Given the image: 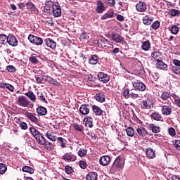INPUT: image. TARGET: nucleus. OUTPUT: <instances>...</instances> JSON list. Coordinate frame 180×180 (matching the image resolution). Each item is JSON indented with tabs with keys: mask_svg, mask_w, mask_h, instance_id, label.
<instances>
[{
	"mask_svg": "<svg viewBox=\"0 0 180 180\" xmlns=\"http://www.w3.org/2000/svg\"><path fill=\"white\" fill-rule=\"evenodd\" d=\"M83 123L86 127H94V124H92V117H88L84 119Z\"/></svg>",
	"mask_w": 180,
	"mask_h": 180,
	"instance_id": "b1692460",
	"label": "nucleus"
},
{
	"mask_svg": "<svg viewBox=\"0 0 180 180\" xmlns=\"http://www.w3.org/2000/svg\"><path fill=\"white\" fill-rule=\"evenodd\" d=\"M160 21L156 20L150 26L151 29H153V30H157V29H158V27H160Z\"/></svg>",
	"mask_w": 180,
	"mask_h": 180,
	"instance_id": "09e8293b",
	"label": "nucleus"
},
{
	"mask_svg": "<svg viewBox=\"0 0 180 180\" xmlns=\"http://www.w3.org/2000/svg\"><path fill=\"white\" fill-rule=\"evenodd\" d=\"M136 9L138 12H146L147 11V4L141 1L136 5Z\"/></svg>",
	"mask_w": 180,
	"mask_h": 180,
	"instance_id": "f3484780",
	"label": "nucleus"
},
{
	"mask_svg": "<svg viewBox=\"0 0 180 180\" xmlns=\"http://www.w3.org/2000/svg\"><path fill=\"white\" fill-rule=\"evenodd\" d=\"M26 5H27V9H30L31 11H33V12L36 11V6L33 4V3L30 1L26 3Z\"/></svg>",
	"mask_w": 180,
	"mask_h": 180,
	"instance_id": "de8ad7c7",
	"label": "nucleus"
},
{
	"mask_svg": "<svg viewBox=\"0 0 180 180\" xmlns=\"http://www.w3.org/2000/svg\"><path fill=\"white\" fill-rule=\"evenodd\" d=\"M20 127L22 130H27V124L25 122H22L20 123Z\"/></svg>",
	"mask_w": 180,
	"mask_h": 180,
	"instance_id": "052dcab7",
	"label": "nucleus"
},
{
	"mask_svg": "<svg viewBox=\"0 0 180 180\" xmlns=\"http://www.w3.org/2000/svg\"><path fill=\"white\" fill-rule=\"evenodd\" d=\"M174 146L177 150H180V140H176L174 143Z\"/></svg>",
	"mask_w": 180,
	"mask_h": 180,
	"instance_id": "69168bd1",
	"label": "nucleus"
},
{
	"mask_svg": "<svg viewBox=\"0 0 180 180\" xmlns=\"http://www.w3.org/2000/svg\"><path fill=\"white\" fill-rule=\"evenodd\" d=\"M105 5L101 0L97 1L96 6V12L97 13H103L105 12Z\"/></svg>",
	"mask_w": 180,
	"mask_h": 180,
	"instance_id": "9d476101",
	"label": "nucleus"
},
{
	"mask_svg": "<svg viewBox=\"0 0 180 180\" xmlns=\"http://www.w3.org/2000/svg\"><path fill=\"white\" fill-rule=\"evenodd\" d=\"M151 119H153V120H156L159 122L162 119V117H161V115L160 113L155 112L150 115Z\"/></svg>",
	"mask_w": 180,
	"mask_h": 180,
	"instance_id": "f704fd0d",
	"label": "nucleus"
},
{
	"mask_svg": "<svg viewBox=\"0 0 180 180\" xmlns=\"http://www.w3.org/2000/svg\"><path fill=\"white\" fill-rule=\"evenodd\" d=\"M123 165H124V161L122 158L118 156L114 161L110 169L112 172H116L117 169L123 168Z\"/></svg>",
	"mask_w": 180,
	"mask_h": 180,
	"instance_id": "7ed1b4c3",
	"label": "nucleus"
},
{
	"mask_svg": "<svg viewBox=\"0 0 180 180\" xmlns=\"http://www.w3.org/2000/svg\"><path fill=\"white\" fill-rule=\"evenodd\" d=\"M150 129L153 133H160V127L155 126L153 124H150Z\"/></svg>",
	"mask_w": 180,
	"mask_h": 180,
	"instance_id": "603ef678",
	"label": "nucleus"
},
{
	"mask_svg": "<svg viewBox=\"0 0 180 180\" xmlns=\"http://www.w3.org/2000/svg\"><path fill=\"white\" fill-rule=\"evenodd\" d=\"M162 100V103H166L167 105H169L171 103V95L169 93L165 91L161 94L160 96Z\"/></svg>",
	"mask_w": 180,
	"mask_h": 180,
	"instance_id": "0eeeda50",
	"label": "nucleus"
},
{
	"mask_svg": "<svg viewBox=\"0 0 180 180\" xmlns=\"http://www.w3.org/2000/svg\"><path fill=\"white\" fill-rule=\"evenodd\" d=\"M22 170L23 171V172H28L29 174H34V170L33 169V168L29 166L22 167Z\"/></svg>",
	"mask_w": 180,
	"mask_h": 180,
	"instance_id": "4c0bfd02",
	"label": "nucleus"
},
{
	"mask_svg": "<svg viewBox=\"0 0 180 180\" xmlns=\"http://www.w3.org/2000/svg\"><path fill=\"white\" fill-rule=\"evenodd\" d=\"M37 113L39 116H45L47 115V109L43 106H39L37 108Z\"/></svg>",
	"mask_w": 180,
	"mask_h": 180,
	"instance_id": "5701e85b",
	"label": "nucleus"
},
{
	"mask_svg": "<svg viewBox=\"0 0 180 180\" xmlns=\"http://www.w3.org/2000/svg\"><path fill=\"white\" fill-rule=\"evenodd\" d=\"M146 155L148 158L153 160V158H155V153L150 148L146 149Z\"/></svg>",
	"mask_w": 180,
	"mask_h": 180,
	"instance_id": "c756f323",
	"label": "nucleus"
},
{
	"mask_svg": "<svg viewBox=\"0 0 180 180\" xmlns=\"http://www.w3.org/2000/svg\"><path fill=\"white\" fill-rule=\"evenodd\" d=\"M151 56L154 60H155V61H158V63L162 60L161 58V53H160V52L155 51L152 53Z\"/></svg>",
	"mask_w": 180,
	"mask_h": 180,
	"instance_id": "473e14b6",
	"label": "nucleus"
},
{
	"mask_svg": "<svg viewBox=\"0 0 180 180\" xmlns=\"http://www.w3.org/2000/svg\"><path fill=\"white\" fill-rule=\"evenodd\" d=\"M95 98L97 102H100V103H103L105 101V94L102 92L97 93Z\"/></svg>",
	"mask_w": 180,
	"mask_h": 180,
	"instance_id": "4be33fe9",
	"label": "nucleus"
},
{
	"mask_svg": "<svg viewBox=\"0 0 180 180\" xmlns=\"http://www.w3.org/2000/svg\"><path fill=\"white\" fill-rule=\"evenodd\" d=\"M150 47H151V43H150L148 40L142 42L141 49L143 51H148V50H150Z\"/></svg>",
	"mask_w": 180,
	"mask_h": 180,
	"instance_id": "393cba45",
	"label": "nucleus"
},
{
	"mask_svg": "<svg viewBox=\"0 0 180 180\" xmlns=\"http://www.w3.org/2000/svg\"><path fill=\"white\" fill-rule=\"evenodd\" d=\"M98 78L101 82H103V84H108L109 81H110V77L108 74L103 72H100L98 74Z\"/></svg>",
	"mask_w": 180,
	"mask_h": 180,
	"instance_id": "423d86ee",
	"label": "nucleus"
},
{
	"mask_svg": "<svg viewBox=\"0 0 180 180\" xmlns=\"http://www.w3.org/2000/svg\"><path fill=\"white\" fill-rule=\"evenodd\" d=\"M122 95L126 99H129V98H130V90L125 89L122 92Z\"/></svg>",
	"mask_w": 180,
	"mask_h": 180,
	"instance_id": "8fccbe9b",
	"label": "nucleus"
},
{
	"mask_svg": "<svg viewBox=\"0 0 180 180\" xmlns=\"http://www.w3.org/2000/svg\"><path fill=\"white\" fill-rule=\"evenodd\" d=\"M111 37L112 40L115 41V43H122V41H124V38L119 33H112Z\"/></svg>",
	"mask_w": 180,
	"mask_h": 180,
	"instance_id": "9b49d317",
	"label": "nucleus"
},
{
	"mask_svg": "<svg viewBox=\"0 0 180 180\" xmlns=\"http://www.w3.org/2000/svg\"><path fill=\"white\" fill-rule=\"evenodd\" d=\"M65 172L68 174H71L72 172V167H70V166H66L65 167Z\"/></svg>",
	"mask_w": 180,
	"mask_h": 180,
	"instance_id": "338daca9",
	"label": "nucleus"
},
{
	"mask_svg": "<svg viewBox=\"0 0 180 180\" xmlns=\"http://www.w3.org/2000/svg\"><path fill=\"white\" fill-rule=\"evenodd\" d=\"M5 88L6 89H8V91H10V92H13V91L15 90V88L13 87V86L8 83H6Z\"/></svg>",
	"mask_w": 180,
	"mask_h": 180,
	"instance_id": "bf43d9fd",
	"label": "nucleus"
},
{
	"mask_svg": "<svg viewBox=\"0 0 180 180\" xmlns=\"http://www.w3.org/2000/svg\"><path fill=\"white\" fill-rule=\"evenodd\" d=\"M114 15H115V13L113 11H108L102 15L101 20H105L106 19H110L113 18Z\"/></svg>",
	"mask_w": 180,
	"mask_h": 180,
	"instance_id": "2f4dec72",
	"label": "nucleus"
},
{
	"mask_svg": "<svg viewBox=\"0 0 180 180\" xmlns=\"http://www.w3.org/2000/svg\"><path fill=\"white\" fill-rule=\"evenodd\" d=\"M52 8H53V15L54 18H60V16H61V6L56 4H53Z\"/></svg>",
	"mask_w": 180,
	"mask_h": 180,
	"instance_id": "6e6552de",
	"label": "nucleus"
},
{
	"mask_svg": "<svg viewBox=\"0 0 180 180\" xmlns=\"http://www.w3.org/2000/svg\"><path fill=\"white\" fill-rule=\"evenodd\" d=\"M89 64H91V65H96V64H98V56L92 55L89 59Z\"/></svg>",
	"mask_w": 180,
	"mask_h": 180,
	"instance_id": "7c9ffc66",
	"label": "nucleus"
},
{
	"mask_svg": "<svg viewBox=\"0 0 180 180\" xmlns=\"http://www.w3.org/2000/svg\"><path fill=\"white\" fill-rule=\"evenodd\" d=\"M79 167L82 169H85V168H86V162H85L84 161H80L79 162Z\"/></svg>",
	"mask_w": 180,
	"mask_h": 180,
	"instance_id": "774afa93",
	"label": "nucleus"
},
{
	"mask_svg": "<svg viewBox=\"0 0 180 180\" xmlns=\"http://www.w3.org/2000/svg\"><path fill=\"white\" fill-rule=\"evenodd\" d=\"M25 96H27V98L31 101V102L35 103L36 102V95L33 91H28L25 93Z\"/></svg>",
	"mask_w": 180,
	"mask_h": 180,
	"instance_id": "a878e982",
	"label": "nucleus"
},
{
	"mask_svg": "<svg viewBox=\"0 0 180 180\" xmlns=\"http://www.w3.org/2000/svg\"><path fill=\"white\" fill-rule=\"evenodd\" d=\"M108 6H115V0H105Z\"/></svg>",
	"mask_w": 180,
	"mask_h": 180,
	"instance_id": "680f3d73",
	"label": "nucleus"
},
{
	"mask_svg": "<svg viewBox=\"0 0 180 180\" xmlns=\"http://www.w3.org/2000/svg\"><path fill=\"white\" fill-rule=\"evenodd\" d=\"M16 102L17 105L21 108H33V104L30 103V101L25 96L18 97Z\"/></svg>",
	"mask_w": 180,
	"mask_h": 180,
	"instance_id": "f03ea898",
	"label": "nucleus"
},
{
	"mask_svg": "<svg viewBox=\"0 0 180 180\" xmlns=\"http://www.w3.org/2000/svg\"><path fill=\"white\" fill-rule=\"evenodd\" d=\"M78 155L82 158L86 155V150L84 148L79 149V150L78 151Z\"/></svg>",
	"mask_w": 180,
	"mask_h": 180,
	"instance_id": "5fc2aeb1",
	"label": "nucleus"
},
{
	"mask_svg": "<svg viewBox=\"0 0 180 180\" xmlns=\"http://www.w3.org/2000/svg\"><path fill=\"white\" fill-rule=\"evenodd\" d=\"M172 99H174L175 105H176V106L180 108V98H179V96H178L175 94H172Z\"/></svg>",
	"mask_w": 180,
	"mask_h": 180,
	"instance_id": "ea45409f",
	"label": "nucleus"
},
{
	"mask_svg": "<svg viewBox=\"0 0 180 180\" xmlns=\"http://www.w3.org/2000/svg\"><path fill=\"white\" fill-rule=\"evenodd\" d=\"M45 148H46V150H53V148H54V145H53V143L48 142L46 143L45 142Z\"/></svg>",
	"mask_w": 180,
	"mask_h": 180,
	"instance_id": "4d7b16f0",
	"label": "nucleus"
},
{
	"mask_svg": "<svg viewBox=\"0 0 180 180\" xmlns=\"http://www.w3.org/2000/svg\"><path fill=\"white\" fill-rule=\"evenodd\" d=\"M168 131H169V134H170V136H175L176 134L175 129L172 127L169 128Z\"/></svg>",
	"mask_w": 180,
	"mask_h": 180,
	"instance_id": "e2e57ef3",
	"label": "nucleus"
},
{
	"mask_svg": "<svg viewBox=\"0 0 180 180\" xmlns=\"http://www.w3.org/2000/svg\"><path fill=\"white\" fill-rule=\"evenodd\" d=\"M6 70L8 71V72H16V68H15L13 65L7 66Z\"/></svg>",
	"mask_w": 180,
	"mask_h": 180,
	"instance_id": "13d9d810",
	"label": "nucleus"
},
{
	"mask_svg": "<svg viewBox=\"0 0 180 180\" xmlns=\"http://www.w3.org/2000/svg\"><path fill=\"white\" fill-rule=\"evenodd\" d=\"M162 113L164 116H169V115L172 113V108H171L169 105H162Z\"/></svg>",
	"mask_w": 180,
	"mask_h": 180,
	"instance_id": "6ab92c4d",
	"label": "nucleus"
},
{
	"mask_svg": "<svg viewBox=\"0 0 180 180\" xmlns=\"http://www.w3.org/2000/svg\"><path fill=\"white\" fill-rule=\"evenodd\" d=\"M129 98H131L132 99H137V98H140V95L137 94L136 89H132L130 91Z\"/></svg>",
	"mask_w": 180,
	"mask_h": 180,
	"instance_id": "c9c22d12",
	"label": "nucleus"
},
{
	"mask_svg": "<svg viewBox=\"0 0 180 180\" xmlns=\"http://www.w3.org/2000/svg\"><path fill=\"white\" fill-rule=\"evenodd\" d=\"M28 40L30 41V43L35 44L36 46H41L43 44V39L34 35H29Z\"/></svg>",
	"mask_w": 180,
	"mask_h": 180,
	"instance_id": "20e7f679",
	"label": "nucleus"
},
{
	"mask_svg": "<svg viewBox=\"0 0 180 180\" xmlns=\"http://www.w3.org/2000/svg\"><path fill=\"white\" fill-rule=\"evenodd\" d=\"M92 109L95 115H96L97 116H102L103 111L102 110V109H101V108L94 105H93Z\"/></svg>",
	"mask_w": 180,
	"mask_h": 180,
	"instance_id": "bb28decb",
	"label": "nucleus"
},
{
	"mask_svg": "<svg viewBox=\"0 0 180 180\" xmlns=\"http://www.w3.org/2000/svg\"><path fill=\"white\" fill-rule=\"evenodd\" d=\"M170 32L172 34H178L179 32V27L176 25H172L170 28Z\"/></svg>",
	"mask_w": 180,
	"mask_h": 180,
	"instance_id": "79ce46f5",
	"label": "nucleus"
},
{
	"mask_svg": "<svg viewBox=\"0 0 180 180\" xmlns=\"http://www.w3.org/2000/svg\"><path fill=\"white\" fill-rule=\"evenodd\" d=\"M136 131L140 137H146V136L148 135V131L143 127H138Z\"/></svg>",
	"mask_w": 180,
	"mask_h": 180,
	"instance_id": "dca6fc26",
	"label": "nucleus"
},
{
	"mask_svg": "<svg viewBox=\"0 0 180 180\" xmlns=\"http://www.w3.org/2000/svg\"><path fill=\"white\" fill-rule=\"evenodd\" d=\"M57 140L59 141L60 147H62V148H65V140L63 139V137H58Z\"/></svg>",
	"mask_w": 180,
	"mask_h": 180,
	"instance_id": "3c124183",
	"label": "nucleus"
},
{
	"mask_svg": "<svg viewBox=\"0 0 180 180\" xmlns=\"http://www.w3.org/2000/svg\"><path fill=\"white\" fill-rule=\"evenodd\" d=\"M7 43L10 46H13V47H15L18 44V39H16V37L11 34L8 37Z\"/></svg>",
	"mask_w": 180,
	"mask_h": 180,
	"instance_id": "2eb2a0df",
	"label": "nucleus"
},
{
	"mask_svg": "<svg viewBox=\"0 0 180 180\" xmlns=\"http://www.w3.org/2000/svg\"><path fill=\"white\" fill-rule=\"evenodd\" d=\"M89 106L88 105H82L79 108L81 115H88L89 113Z\"/></svg>",
	"mask_w": 180,
	"mask_h": 180,
	"instance_id": "412c9836",
	"label": "nucleus"
},
{
	"mask_svg": "<svg viewBox=\"0 0 180 180\" xmlns=\"http://www.w3.org/2000/svg\"><path fill=\"white\" fill-rule=\"evenodd\" d=\"M25 116L29 119V120H31L33 123L37 124L39 122V120L36 116L32 113V112H26Z\"/></svg>",
	"mask_w": 180,
	"mask_h": 180,
	"instance_id": "aec40b11",
	"label": "nucleus"
},
{
	"mask_svg": "<svg viewBox=\"0 0 180 180\" xmlns=\"http://www.w3.org/2000/svg\"><path fill=\"white\" fill-rule=\"evenodd\" d=\"M30 131L37 140L39 144H40L41 146H44V144H46V139H44V137L41 136V134H40V131H39V130H37L34 127H31L30 129Z\"/></svg>",
	"mask_w": 180,
	"mask_h": 180,
	"instance_id": "f257e3e1",
	"label": "nucleus"
},
{
	"mask_svg": "<svg viewBox=\"0 0 180 180\" xmlns=\"http://www.w3.org/2000/svg\"><path fill=\"white\" fill-rule=\"evenodd\" d=\"M45 44L46 46H47V47L49 49H51V50H56V47H57V43L50 38H46L45 39Z\"/></svg>",
	"mask_w": 180,
	"mask_h": 180,
	"instance_id": "1a4fd4ad",
	"label": "nucleus"
},
{
	"mask_svg": "<svg viewBox=\"0 0 180 180\" xmlns=\"http://www.w3.org/2000/svg\"><path fill=\"white\" fill-rule=\"evenodd\" d=\"M126 131L129 137L134 136V129H133V127H127Z\"/></svg>",
	"mask_w": 180,
	"mask_h": 180,
	"instance_id": "a19ab883",
	"label": "nucleus"
},
{
	"mask_svg": "<svg viewBox=\"0 0 180 180\" xmlns=\"http://www.w3.org/2000/svg\"><path fill=\"white\" fill-rule=\"evenodd\" d=\"M8 43V37L2 34H0V44H6Z\"/></svg>",
	"mask_w": 180,
	"mask_h": 180,
	"instance_id": "58836bf2",
	"label": "nucleus"
},
{
	"mask_svg": "<svg viewBox=\"0 0 180 180\" xmlns=\"http://www.w3.org/2000/svg\"><path fill=\"white\" fill-rule=\"evenodd\" d=\"M141 109L150 110L153 108V102L150 100L143 101L140 104Z\"/></svg>",
	"mask_w": 180,
	"mask_h": 180,
	"instance_id": "f8f14e48",
	"label": "nucleus"
},
{
	"mask_svg": "<svg viewBox=\"0 0 180 180\" xmlns=\"http://www.w3.org/2000/svg\"><path fill=\"white\" fill-rule=\"evenodd\" d=\"M8 168L6 167V165L4 163H0V174H5Z\"/></svg>",
	"mask_w": 180,
	"mask_h": 180,
	"instance_id": "49530a36",
	"label": "nucleus"
},
{
	"mask_svg": "<svg viewBox=\"0 0 180 180\" xmlns=\"http://www.w3.org/2000/svg\"><path fill=\"white\" fill-rule=\"evenodd\" d=\"M154 21V18L150 15H145L143 17L142 22L143 25H146V26H150L151 23Z\"/></svg>",
	"mask_w": 180,
	"mask_h": 180,
	"instance_id": "a211bd4d",
	"label": "nucleus"
},
{
	"mask_svg": "<svg viewBox=\"0 0 180 180\" xmlns=\"http://www.w3.org/2000/svg\"><path fill=\"white\" fill-rule=\"evenodd\" d=\"M37 96L39 99H41L42 101H44V102H45V103H47V100H46V97L44 96V94H43L42 92H38Z\"/></svg>",
	"mask_w": 180,
	"mask_h": 180,
	"instance_id": "864d4df0",
	"label": "nucleus"
},
{
	"mask_svg": "<svg viewBox=\"0 0 180 180\" xmlns=\"http://www.w3.org/2000/svg\"><path fill=\"white\" fill-rule=\"evenodd\" d=\"M45 81H46V82H49V84H52L53 85H56V86H58V85H60V83H58L57 80L49 76L45 77Z\"/></svg>",
	"mask_w": 180,
	"mask_h": 180,
	"instance_id": "cd10ccee",
	"label": "nucleus"
},
{
	"mask_svg": "<svg viewBox=\"0 0 180 180\" xmlns=\"http://www.w3.org/2000/svg\"><path fill=\"white\" fill-rule=\"evenodd\" d=\"M157 67L160 70H165V71H167V68H168V65L165 64L162 60H160L157 63Z\"/></svg>",
	"mask_w": 180,
	"mask_h": 180,
	"instance_id": "72a5a7b5",
	"label": "nucleus"
},
{
	"mask_svg": "<svg viewBox=\"0 0 180 180\" xmlns=\"http://www.w3.org/2000/svg\"><path fill=\"white\" fill-rule=\"evenodd\" d=\"M73 127L76 131H82L84 130V127L77 123L73 124Z\"/></svg>",
	"mask_w": 180,
	"mask_h": 180,
	"instance_id": "c03bdc74",
	"label": "nucleus"
},
{
	"mask_svg": "<svg viewBox=\"0 0 180 180\" xmlns=\"http://www.w3.org/2000/svg\"><path fill=\"white\" fill-rule=\"evenodd\" d=\"M99 162L103 167H106V165H109L110 163V157L108 155L102 156L99 160Z\"/></svg>",
	"mask_w": 180,
	"mask_h": 180,
	"instance_id": "4468645a",
	"label": "nucleus"
},
{
	"mask_svg": "<svg viewBox=\"0 0 180 180\" xmlns=\"http://www.w3.org/2000/svg\"><path fill=\"white\" fill-rule=\"evenodd\" d=\"M132 85L134 88L138 91H141V92L146 91V84H144V83L140 80H136L135 82H133Z\"/></svg>",
	"mask_w": 180,
	"mask_h": 180,
	"instance_id": "39448f33",
	"label": "nucleus"
},
{
	"mask_svg": "<svg viewBox=\"0 0 180 180\" xmlns=\"http://www.w3.org/2000/svg\"><path fill=\"white\" fill-rule=\"evenodd\" d=\"M63 159L66 161V162H70L71 161H75L77 157L71 153H67L63 156Z\"/></svg>",
	"mask_w": 180,
	"mask_h": 180,
	"instance_id": "ddd939ff",
	"label": "nucleus"
},
{
	"mask_svg": "<svg viewBox=\"0 0 180 180\" xmlns=\"http://www.w3.org/2000/svg\"><path fill=\"white\" fill-rule=\"evenodd\" d=\"M46 137H47L49 140H51V141H55L56 136H53L51 131H47L46 134Z\"/></svg>",
	"mask_w": 180,
	"mask_h": 180,
	"instance_id": "37998d69",
	"label": "nucleus"
},
{
	"mask_svg": "<svg viewBox=\"0 0 180 180\" xmlns=\"http://www.w3.org/2000/svg\"><path fill=\"white\" fill-rule=\"evenodd\" d=\"M172 71L174 74H180V68L179 66H172Z\"/></svg>",
	"mask_w": 180,
	"mask_h": 180,
	"instance_id": "6e6d98bb",
	"label": "nucleus"
},
{
	"mask_svg": "<svg viewBox=\"0 0 180 180\" xmlns=\"http://www.w3.org/2000/svg\"><path fill=\"white\" fill-rule=\"evenodd\" d=\"M86 180H96L98 179V174L96 172H89L86 176Z\"/></svg>",
	"mask_w": 180,
	"mask_h": 180,
	"instance_id": "c85d7f7f",
	"label": "nucleus"
},
{
	"mask_svg": "<svg viewBox=\"0 0 180 180\" xmlns=\"http://www.w3.org/2000/svg\"><path fill=\"white\" fill-rule=\"evenodd\" d=\"M172 63L174 66L180 67V60L178 59H173Z\"/></svg>",
	"mask_w": 180,
	"mask_h": 180,
	"instance_id": "0e129e2a",
	"label": "nucleus"
},
{
	"mask_svg": "<svg viewBox=\"0 0 180 180\" xmlns=\"http://www.w3.org/2000/svg\"><path fill=\"white\" fill-rule=\"evenodd\" d=\"M169 15H170V16H172V17L179 16V15H180V10L171 9L169 11Z\"/></svg>",
	"mask_w": 180,
	"mask_h": 180,
	"instance_id": "e433bc0d",
	"label": "nucleus"
},
{
	"mask_svg": "<svg viewBox=\"0 0 180 180\" xmlns=\"http://www.w3.org/2000/svg\"><path fill=\"white\" fill-rule=\"evenodd\" d=\"M89 39V35L86 32H82L80 35L81 41H85V40H88Z\"/></svg>",
	"mask_w": 180,
	"mask_h": 180,
	"instance_id": "a18cd8bd",
	"label": "nucleus"
}]
</instances>
